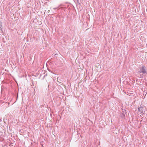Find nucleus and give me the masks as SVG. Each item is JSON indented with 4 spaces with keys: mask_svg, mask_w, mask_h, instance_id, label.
Masks as SVG:
<instances>
[{
    "mask_svg": "<svg viewBox=\"0 0 147 147\" xmlns=\"http://www.w3.org/2000/svg\"><path fill=\"white\" fill-rule=\"evenodd\" d=\"M140 71H139L140 73H142L143 74H147V71H146V67L144 65H143L140 68Z\"/></svg>",
    "mask_w": 147,
    "mask_h": 147,
    "instance_id": "1",
    "label": "nucleus"
},
{
    "mask_svg": "<svg viewBox=\"0 0 147 147\" xmlns=\"http://www.w3.org/2000/svg\"><path fill=\"white\" fill-rule=\"evenodd\" d=\"M142 107L141 106H140V107L138 108V112H139L140 113H143V111L142 110Z\"/></svg>",
    "mask_w": 147,
    "mask_h": 147,
    "instance_id": "2",
    "label": "nucleus"
},
{
    "mask_svg": "<svg viewBox=\"0 0 147 147\" xmlns=\"http://www.w3.org/2000/svg\"><path fill=\"white\" fill-rule=\"evenodd\" d=\"M3 131H0V135L2 137H3L5 136V132H3V131Z\"/></svg>",
    "mask_w": 147,
    "mask_h": 147,
    "instance_id": "3",
    "label": "nucleus"
},
{
    "mask_svg": "<svg viewBox=\"0 0 147 147\" xmlns=\"http://www.w3.org/2000/svg\"><path fill=\"white\" fill-rule=\"evenodd\" d=\"M121 117L122 118H123L124 119H125V113H123H123L122 114V115H121Z\"/></svg>",
    "mask_w": 147,
    "mask_h": 147,
    "instance_id": "4",
    "label": "nucleus"
},
{
    "mask_svg": "<svg viewBox=\"0 0 147 147\" xmlns=\"http://www.w3.org/2000/svg\"><path fill=\"white\" fill-rule=\"evenodd\" d=\"M43 74H44V75L43 76V78L46 76H47V73L46 72H45L44 71L43 73Z\"/></svg>",
    "mask_w": 147,
    "mask_h": 147,
    "instance_id": "5",
    "label": "nucleus"
},
{
    "mask_svg": "<svg viewBox=\"0 0 147 147\" xmlns=\"http://www.w3.org/2000/svg\"><path fill=\"white\" fill-rule=\"evenodd\" d=\"M2 23L1 22H0V30H2V28L1 27L2 26Z\"/></svg>",
    "mask_w": 147,
    "mask_h": 147,
    "instance_id": "6",
    "label": "nucleus"
},
{
    "mask_svg": "<svg viewBox=\"0 0 147 147\" xmlns=\"http://www.w3.org/2000/svg\"><path fill=\"white\" fill-rule=\"evenodd\" d=\"M127 111L126 110H125V111H124V112H125V113L126 114V113H127Z\"/></svg>",
    "mask_w": 147,
    "mask_h": 147,
    "instance_id": "7",
    "label": "nucleus"
},
{
    "mask_svg": "<svg viewBox=\"0 0 147 147\" xmlns=\"http://www.w3.org/2000/svg\"><path fill=\"white\" fill-rule=\"evenodd\" d=\"M58 8V7H57V8H53V9H57V8Z\"/></svg>",
    "mask_w": 147,
    "mask_h": 147,
    "instance_id": "8",
    "label": "nucleus"
},
{
    "mask_svg": "<svg viewBox=\"0 0 147 147\" xmlns=\"http://www.w3.org/2000/svg\"><path fill=\"white\" fill-rule=\"evenodd\" d=\"M62 5H62V4H61V5H59V7H60V6H62Z\"/></svg>",
    "mask_w": 147,
    "mask_h": 147,
    "instance_id": "9",
    "label": "nucleus"
}]
</instances>
